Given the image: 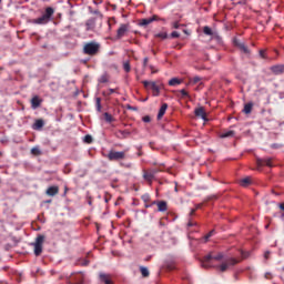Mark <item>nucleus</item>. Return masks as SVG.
<instances>
[{"label":"nucleus","instance_id":"nucleus-1","mask_svg":"<svg viewBox=\"0 0 284 284\" xmlns=\"http://www.w3.org/2000/svg\"><path fill=\"white\" fill-rule=\"evenodd\" d=\"M223 258H225V255L223 253H217L215 255L212 253H209L203 258L202 267H205V268L213 267L212 263H214V261H223Z\"/></svg>","mask_w":284,"mask_h":284},{"label":"nucleus","instance_id":"nucleus-2","mask_svg":"<svg viewBox=\"0 0 284 284\" xmlns=\"http://www.w3.org/2000/svg\"><path fill=\"white\" fill-rule=\"evenodd\" d=\"M241 261L237 260L236 257H230L225 260L219 267L220 272H227L230 267H234V265L239 264Z\"/></svg>","mask_w":284,"mask_h":284},{"label":"nucleus","instance_id":"nucleus-3","mask_svg":"<svg viewBox=\"0 0 284 284\" xmlns=\"http://www.w3.org/2000/svg\"><path fill=\"white\" fill-rule=\"evenodd\" d=\"M99 43L97 42H89L84 45L83 48V52L84 54H89L90 57H94V54H97V52H99Z\"/></svg>","mask_w":284,"mask_h":284},{"label":"nucleus","instance_id":"nucleus-4","mask_svg":"<svg viewBox=\"0 0 284 284\" xmlns=\"http://www.w3.org/2000/svg\"><path fill=\"white\" fill-rule=\"evenodd\" d=\"M43 241H45V236H37L36 242L33 243L36 256H41V253L43 252Z\"/></svg>","mask_w":284,"mask_h":284},{"label":"nucleus","instance_id":"nucleus-5","mask_svg":"<svg viewBox=\"0 0 284 284\" xmlns=\"http://www.w3.org/2000/svg\"><path fill=\"white\" fill-rule=\"evenodd\" d=\"M142 83H143L144 88H146V89L151 88L153 90V97L161 95V87H159V84H156V82L144 80V81H142Z\"/></svg>","mask_w":284,"mask_h":284},{"label":"nucleus","instance_id":"nucleus-6","mask_svg":"<svg viewBox=\"0 0 284 284\" xmlns=\"http://www.w3.org/2000/svg\"><path fill=\"white\" fill-rule=\"evenodd\" d=\"M109 161H121L125 159V152L123 151H110L108 154Z\"/></svg>","mask_w":284,"mask_h":284},{"label":"nucleus","instance_id":"nucleus-7","mask_svg":"<svg viewBox=\"0 0 284 284\" xmlns=\"http://www.w3.org/2000/svg\"><path fill=\"white\" fill-rule=\"evenodd\" d=\"M158 170H152V171H143V179L149 183V185H152V182L154 181V178L158 174Z\"/></svg>","mask_w":284,"mask_h":284},{"label":"nucleus","instance_id":"nucleus-8","mask_svg":"<svg viewBox=\"0 0 284 284\" xmlns=\"http://www.w3.org/2000/svg\"><path fill=\"white\" fill-rule=\"evenodd\" d=\"M154 21H159V16L154 14L151 18H144L139 21V26L145 28V26H150V23H154Z\"/></svg>","mask_w":284,"mask_h":284},{"label":"nucleus","instance_id":"nucleus-9","mask_svg":"<svg viewBox=\"0 0 284 284\" xmlns=\"http://www.w3.org/2000/svg\"><path fill=\"white\" fill-rule=\"evenodd\" d=\"M128 30H130L129 24H121L116 32V39H123V37H125Z\"/></svg>","mask_w":284,"mask_h":284},{"label":"nucleus","instance_id":"nucleus-10","mask_svg":"<svg viewBox=\"0 0 284 284\" xmlns=\"http://www.w3.org/2000/svg\"><path fill=\"white\" fill-rule=\"evenodd\" d=\"M152 205H158V212H168V202L165 201H153Z\"/></svg>","mask_w":284,"mask_h":284},{"label":"nucleus","instance_id":"nucleus-11","mask_svg":"<svg viewBox=\"0 0 284 284\" xmlns=\"http://www.w3.org/2000/svg\"><path fill=\"white\" fill-rule=\"evenodd\" d=\"M31 23L34 26H47V23H50V20L42 14L40 18L31 20Z\"/></svg>","mask_w":284,"mask_h":284},{"label":"nucleus","instance_id":"nucleus-12","mask_svg":"<svg viewBox=\"0 0 284 284\" xmlns=\"http://www.w3.org/2000/svg\"><path fill=\"white\" fill-rule=\"evenodd\" d=\"M257 163H258L260 168H263V165H266L267 168L274 166V164L272 163V158L258 159Z\"/></svg>","mask_w":284,"mask_h":284},{"label":"nucleus","instance_id":"nucleus-13","mask_svg":"<svg viewBox=\"0 0 284 284\" xmlns=\"http://www.w3.org/2000/svg\"><path fill=\"white\" fill-rule=\"evenodd\" d=\"M194 114H195V116H199L203 121H207V113H205L204 108L200 106V108L195 109Z\"/></svg>","mask_w":284,"mask_h":284},{"label":"nucleus","instance_id":"nucleus-14","mask_svg":"<svg viewBox=\"0 0 284 284\" xmlns=\"http://www.w3.org/2000/svg\"><path fill=\"white\" fill-rule=\"evenodd\" d=\"M41 103H43V100H41V98H39V95H34L31 99V108H32V110H37V108H40Z\"/></svg>","mask_w":284,"mask_h":284},{"label":"nucleus","instance_id":"nucleus-15","mask_svg":"<svg viewBox=\"0 0 284 284\" xmlns=\"http://www.w3.org/2000/svg\"><path fill=\"white\" fill-rule=\"evenodd\" d=\"M271 72H273V74H283L284 72V65L283 64H275L273 67H271Z\"/></svg>","mask_w":284,"mask_h":284},{"label":"nucleus","instance_id":"nucleus-16","mask_svg":"<svg viewBox=\"0 0 284 284\" xmlns=\"http://www.w3.org/2000/svg\"><path fill=\"white\" fill-rule=\"evenodd\" d=\"M44 18H47L49 21L52 20V17H54V8L47 7L44 10V14H42Z\"/></svg>","mask_w":284,"mask_h":284},{"label":"nucleus","instance_id":"nucleus-17","mask_svg":"<svg viewBox=\"0 0 284 284\" xmlns=\"http://www.w3.org/2000/svg\"><path fill=\"white\" fill-rule=\"evenodd\" d=\"M165 112H168V103H163L158 113V121H161L163 116H165Z\"/></svg>","mask_w":284,"mask_h":284},{"label":"nucleus","instance_id":"nucleus-18","mask_svg":"<svg viewBox=\"0 0 284 284\" xmlns=\"http://www.w3.org/2000/svg\"><path fill=\"white\" fill-rule=\"evenodd\" d=\"M99 276H100L101 283H104V284H112V278H110V275H109V274L100 273Z\"/></svg>","mask_w":284,"mask_h":284},{"label":"nucleus","instance_id":"nucleus-19","mask_svg":"<svg viewBox=\"0 0 284 284\" xmlns=\"http://www.w3.org/2000/svg\"><path fill=\"white\" fill-rule=\"evenodd\" d=\"M47 194L48 196H57V194H59V186H50L47 190Z\"/></svg>","mask_w":284,"mask_h":284},{"label":"nucleus","instance_id":"nucleus-20","mask_svg":"<svg viewBox=\"0 0 284 284\" xmlns=\"http://www.w3.org/2000/svg\"><path fill=\"white\" fill-rule=\"evenodd\" d=\"M43 125H45V122L43 120H36V122L32 125V130H41Z\"/></svg>","mask_w":284,"mask_h":284},{"label":"nucleus","instance_id":"nucleus-21","mask_svg":"<svg viewBox=\"0 0 284 284\" xmlns=\"http://www.w3.org/2000/svg\"><path fill=\"white\" fill-rule=\"evenodd\" d=\"M181 83H183V80L179 78H172L169 81V85H171L172 88H176V85H181Z\"/></svg>","mask_w":284,"mask_h":284},{"label":"nucleus","instance_id":"nucleus-22","mask_svg":"<svg viewBox=\"0 0 284 284\" xmlns=\"http://www.w3.org/2000/svg\"><path fill=\"white\" fill-rule=\"evenodd\" d=\"M74 284H85V277L81 274L73 276Z\"/></svg>","mask_w":284,"mask_h":284},{"label":"nucleus","instance_id":"nucleus-23","mask_svg":"<svg viewBox=\"0 0 284 284\" xmlns=\"http://www.w3.org/2000/svg\"><path fill=\"white\" fill-rule=\"evenodd\" d=\"M119 134L120 135H116L118 139H128V136H130L131 132L128 130H120Z\"/></svg>","mask_w":284,"mask_h":284},{"label":"nucleus","instance_id":"nucleus-24","mask_svg":"<svg viewBox=\"0 0 284 284\" xmlns=\"http://www.w3.org/2000/svg\"><path fill=\"white\" fill-rule=\"evenodd\" d=\"M236 45L242 52H244V54H250V49L247 45H245V43H236Z\"/></svg>","mask_w":284,"mask_h":284},{"label":"nucleus","instance_id":"nucleus-25","mask_svg":"<svg viewBox=\"0 0 284 284\" xmlns=\"http://www.w3.org/2000/svg\"><path fill=\"white\" fill-rule=\"evenodd\" d=\"M234 134H235L234 131H226V132L220 134V139H230V138L234 136Z\"/></svg>","mask_w":284,"mask_h":284},{"label":"nucleus","instance_id":"nucleus-26","mask_svg":"<svg viewBox=\"0 0 284 284\" xmlns=\"http://www.w3.org/2000/svg\"><path fill=\"white\" fill-rule=\"evenodd\" d=\"M253 103L252 102H248V103H246L245 105H244V110H243V112L245 113V114H251L252 113V108H253Z\"/></svg>","mask_w":284,"mask_h":284},{"label":"nucleus","instance_id":"nucleus-27","mask_svg":"<svg viewBox=\"0 0 284 284\" xmlns=\"http://www.w3.org/2000/svg\"><path fill=\"white\" fill-rule=\"evenodd\" d=\"M252 183V180H250V178H244L240 181V185L242 187H247L250 184Z\"/></svg>","mask_w":284,"mask_h":284},{"label":"nucleus","instance_id":"nucleus-28","mask_svg":"<svg viewBox=\"0 0 284 284\" xmlns=\"http://www.w3.org/2000/svg\"><path fill=\"white\" fill-rule=\"evenodd\" d=\"M140 272L143 276V278H148V276H150V271L145 266H140Z\"/></svg>","mask_w":284,"mask_h":284},{"label":"nucleus","instance_id":"nucleus-29","mask_svg":"<svg viewBox=\"0 0 284 284\" xmlns=\"http://www.w3.org/2000/svg\"><path fill=\"white\" fill-rule=\"evenodd\" d=\"M95 110L97 112H102L103 106L101 105V98H95Z\"/></svg>","mask_w":284,"mask_h":284},{"label":"nucleus","instance_id":"nucleus-30","mask_svg":"<svg viewBox=\"0 0 284 284\" xmlns=\"http://www.w3.org/2000/svg\"><path fill=\"white\" fill-rule=\"evenodd\" d=\"M123 70L124 72H130L132 70V67L130 65V60L123 62Z\"/></svg>","mask_w":284,"mask_h":284},{"label":"nucleus","instance_id":"nucleus-31","mask_svg":"<svg viewBox=\"0 0 284 284\" xmlns=\"http://www.w3.org/2000/svg\"><path fill=\"white\" fill-rule=\"evenodd\" d=\"M103 116H104V120L106 121V123H112L114 121V119L112 118V114H110L108 112H105L103 114Z\"/></svg>","mask_w":284,"mask_h":284},{"label":"nucleus","instance_id":"nucleus-32","mask_svg":"<svg viewBox=\"0 0 284 284\" xmlns=\"http://www.w3.org/2000/svg\"><path fill=\"white\" fill-rule=\"evenodd\" d=\"M155 39H162V41H164V39H168V32L156 33Z\"/></svg>","mask_w":284,"mask_h":284},{"label":"nucleus","instance_id":"nucleus-33","mask_svg":"<svg viewBox=\"0 0 284 284\" xmlns=\"http://www.w3.org/2000/svg\"><path fill=\"white\" fill-rule=\"evenodd\" d=\"M180 94H181L182 99H190V93H187V91H185V89L180 90Z\"/></svg>","mask_w":284,"mask_h":284},{"label":"nucleus","instance_id":"nucleus-34","mask_svg":"<svg viewBox=\"0 0 284 284\" xmlns=\"http://www.w3.org/2000/svg\"><path fill=\"white\" fill-rule=\"evenodd\" d=\"M203 32H204V34H206L207 37H212V28H210V27H204V28H203Z\"/></svg>","mask_w":284,"mask_h":284},{"label":"nucleus","instance_id":"nucleus-35","mask_svg":"<svg viewBox=\"0 0 284 284\" xmlns=\"http://www.w3.org/2000/svg\"><path fill=\"white\" fill-rule=\"evenodd\" d=\"M165 265L168 267V270H174V261H165Z\"/></svg>","mask_w":284,"mask_h":284},{"label":"nucleus","instance_id":"nucleus-36","mask_svg":"<svg viewBox=\"0 0 284 284\" xmlns=\"http://www.w3.org/2000/svg\"><path fill=\"white\" fill-rule=\"evenodd\" d=\"M142 201L145 202V203H150L151 201V197H150V194L145 193L141 196Z\"/></svg>","mask_w":284,"mask_h":284},{"label":"nucleus","instance_id":"nucleus-37","mask_svg":"<svg viewBox=\"0 0 284 284\" xmlns=\"http://www.w3.org/2000/svg\"><path fill=\"white\" fill-rule=\"evenodd\" d=\"M210 239H212V236L210 235V233H207L206 235H204V236L200 240V242H201V243H207V241H210Z\"/></svg>","mask_w":284,"mask_h":284},{"label":"nucleus","instance_id":"nucleus-38","mask_svg":"<svg viewBox=\"0 0 284 284\" xmlns=\"http://www.w3.org/2000/svg\"><path fill=\"white\" fill-rule=\"evenodd\" d=\"M210 239H212V236L210 235V233H207L206 235H204V236L200 240V242H201V243H207V241H210Z\"/></svg>","mask_w":284,"mask_h":284},{"label":"nucleus","instance_id":"nucleus-39","mask_svg":"<svg viewBox=\"0 0 284 284\" xmlns=\"http://www.w3.org/2000/svg\"><path fill=\"white\" fill-rule=\"evenodd\" d=\"M108 74H103V75H101L100 77V79H99V83H108Z\"/></svg>","mask_w":284,"mask_h":284},{"label":"nucleus","instance_id":"nucleus-40","mask_svg":"<svg viewBox=\"0 0 284 284\" xmlns=\"http://www.w3.org/2000/svg\"><path fill=\"white\" fill-rule=\"evenodd\" d=\"M84 143H92V135L87 134L83 139Z\"/></svg>","mask_w":284,"mask_h":284},{"label":"nucleus","instance_id":"nucleus-41","mask_svg":"<svg viewBox=\"0 0 284 284\" xmlns=\"http://www.w3.org/2000/svg\"><path fill=\"white\" fill-rule=\"evenodd\" d=\"M179 37H181V34L178 31L171 33V39H179Z\"/></svg>","mask_w":284,"mask_h":284},{"label":"nucleus","instance_id":"nucleus-42","mask_svg":"<svg viewBox=\"0 0 284 284\" xmlns=\"http://www.w3.org/2000/svg\"><path fill=\"white\" fill-rule=\"evenodd\" d=\"M172 28L174 30H179L181 28V23H179V21H175V22L172 23Z\"/></svg>","mask_w":284,"mask_h":284},{"label":"nucleus","instance_id":"nucleus-43","mask_svg":"<svg viewBox=\"0 0 284 284\" xmlns=\"http://www.w3.org/2000/svg\"><path fill=\"white\" fill-rule=\"evenodd\" d=\"M31 154H37V155H39V154H41V150H39V148H33V149L31 150Z\"/></svg>","mask_w":284,"mask_h":284},{"label":"nucleus","instance_id":"nucleus-44","mask_svg":"<svg viewBox=\"0 0 284 284\" xmlns=\"http://www.w3.org/2000/svg\"><path fill=\"white\" fill-rule=\"evenodd\" d=\"M271 148H272V150H278L280 148H283V145H282V144H278V143H273V144L271 145Z\"/></svg>","mask_w":284,"mask_h":284},{"label":"nucleus","instance_id":"nucleus-45","mask_svg":"<svg viewBox=\"0 0 284 284\" xmlns=\"http://www.w3.org/2000/svg\"><path fill=\"white\" fill-rule=\"evenodd\" d=\"M142 121L144 123H150V121H152V119L149 115H145V116H143Z\"/></svg>","mask_w":284,"mask_h":284},{"label":"nucleus","instance_id":"nucleus-46","mask_svg":"<svg viewBox=\"0 0 284 284\" xmlns=\"http://www.w3.org/2000/svg\"><path fill=\"white\" fill-rule=\"evenodd\" d=\"M196 225H197L196 222L189 221L187 223V227H194Z\"/></svg>","mask_w":284,"mask_h":284},{"label":"nucleus","instance_id":"nucleus-47","mask_svg":"<svg viewBox=\"0 0 284 284\" xmlns=\"http://www.w3.org/2000/svg\"><path fill=\"white\" fill-rule=\"evenodd\" d=\"M115 92H116V90L109 89V92L106 93V97H110V95L114 94Z\"/></svg>","mask_w":284,"mask_h":284},{"label":"nucleus","instance_id":"nucleus-48","mask_svg":"<svg viewBox=\"0 0 284 284\" xmlns=\"http://www.w3.org/2000/svg\"><path fill=\"white\" fill-rule=\"evenodd\" d=\"M148 61H150L149 58L143 59V68H148Z\"/></svg>","mask_w":284,"mask_h":284},{"label":"nucleus","instance_id":"nucleus-49","mask_svg":"<svg viewBox=\"0 0 284 284\" xmlns=\"http://www.w3.org/2000/svg\"><path fill=\"white\" fill-rule=\"evenodd\" d=\"M270 251H266L265 253H264V258H265V261H267V258H270Z\"/></svg>","mask_w":284,"mask_h":284},{"label":"nucleus","instance_id":"nucleus-50","mask_svg":"<svg viewBox=\"0 0 284 284\" xmlns=\"http://www.w3.org/2000/svg\"><path fill=\"white\" fill-rule=\"evenodd\" d=\"M199 81H201V78H200V77H194V78H193V83H199Z\"/></svg>","mask_w":284,"mask_h":284},{"label":"nucleus","instance_id":"nucleus-51","mask_svg":"<svg viewBox=\"0 0 284 284\" xmlns=\"http://www.w3.org/2000/svg\"><path fill=\"white\" fill-rule=\"evenodd\" d=\"M260 57H261L262 59H265V51L260 50Z\"/></svg>","mask_w":284,"mask_h":284},{"label":"nucleus","instance_id":"nucleus-52","mask_svg":"<svg viewBox=\"0 0 284 284\" xmlns=\"http://www.w3.org/2000/svg\"><path fill=\"white\" fill-rule=\"evenodd\" d=\"M82 265H83L84 267L88 266V265H90V261L85 260V261L82 263Z\"/></svg>","mask_w":284,"mask_h":284},{"label":"nucleus","instance_id":"nucleus-53","mask_svg":"<svg viewBox=\"0 0 284 284\" xmlns=\"http://www.w3.org/2000/svg\"><path fill=\"white\" fill-rule=\"evenodd\" d=\"M152 205H154V204H152V202H151V204L146 202V203L144 204V207H146V209H148V207H152Z\"/></svg>","mask_w":284,"mask_h":284},{"label":"nucleus","instance_id":"nucleus-54","mask_svg":"<svg viewBox=\"0 0 284 284\" xmlns=\"http://www.w3.org/2000/svg\"><path fill=\"white\" fill-rule=\"evenodd\" d=\"M201 207H203V204L201 203L195 205V210H201Z\"/></svg>","mask_w":284,"mask_h":284},{"label":"nucleus","instance_id":"nucleus-55","mask_svg":"<svg viewBox=\"0 0 284 284\" xmlns=\"http://www.w3.org/2000/svg\"><path fill=\"white\" fill-rule=\"evenodd\" d=\"M196 212V209H192L190 212V216H194V213Z\"/></svg>","mask_w":284,"mask_h":284},{"label":"nucleus","instance_id":"nucleus-56","mask_svg":"<svg viewBox=\"0 0 284 284\" xmlns=\"http://www.w3.org/2000/svg\"><path fill=\"white\" fill-rule=\"evenodd\" d=\"M278 98H280V99H284V92H280V93H278Z\"/></svg>","mask_w":284,"mask_h":284},{"label":"nucleus","instance_id":"nucleus-57","mask_svg":"<svg viewBox=\"0 0 284 284\" xmlns=\"http://www.w3.org/2000/svg\"><path fill=\"white\" fill-rule=\"evenodd\" d=\"M214 234H215V231H214V230H212V231L209 232V235H211V236H214Z\"/></svg>","mask_w":284,"mask_h":284},{"label":"nucleus","instance_id":"nucleus-58","mask_svg":"<svg viewBox=\"0 0 284 284\" xmlns=\"http://www.w3.org/2000/svg\"><path fill=\"white\" fill-rule=\"evenodd\" d=\"M150 69L152 70V74H156V71L154 70V67H150Z\"/></svg>","mask_w":284,"mask_h":284},{"label":"nucleus","instance_id":"nucleus-59","mask_svg":"<svg viewBox=\"0 0 284 284\" xmlns=\"http://www.w3.org/2000/svg\"><path fill=\"white\" fill-rule=\"evenodd\" d=\"M280 210H283V212H284V203L280 204Z\"/></svg>","mask_w":284,"mask_h":284},{"label":"nucleus","instance_id":"nucleus-60","mask_svg":"<svg viewBox=\"0 0 284 284\" xmlns=\"http://www.w3.org/2000/svg\"><path fill=\"white\" fill-rule=\"evenodd\" d=\"M93 14H101L99 10L93 11Z\"/></svg>","mask_w":284,"mask_h":284},{"label":"nucleus","instance_id":"nucleus-61","mask_svg":"<svg viewBox=\"0 0 284 284\" xmlns=\"http://www.w3.org/2000/svg\"><path fill=\"white\" fill-rule=\"evenodd\" d=\"M270 276H271V273L265 274V278H270Z\"/></svg>","mask_w":284,"mask_h":284},{"label":"nucleus","instance_id":"nucleus-62","mask_svg":"<svg viewBox=\"0 0 284 284\" xmlns=\"http://www.w3.org/2000/svg\"><path fill=\"white\" fill-rule=\"evenodd\" d=\"M159 21H163L165 23V18H159Z\"/></svg>","mask_w":284,"mask_h":284},{"label":"nucleus","instance_id":"nucleus-63","mask_svg":"<svg viewBox=\"0 0 284 284\" xmlns=\"http://www.w3.org/2000/svg\"><path fill=\"white\" fill-rule=\"evenodd\" d=\"M105 203H108V201H110L108 197L104 199Z\"/></svg>","mask_w":284,"mask_h":284},{"label":"nucleus","instance_id":"nucleus-64","mask_svg":"<svg viewBox=\"0 0 284 284\" xmlns=\"http://www.w3.org/2000/svg\"><path fill=\"white\" fill-rule=\"evenodd\" d=\"M174 190H175V192H179V187H176V186H175V189H174Z\"/></svg>","mask_w":284,"mask_h":284}]
</instances>
